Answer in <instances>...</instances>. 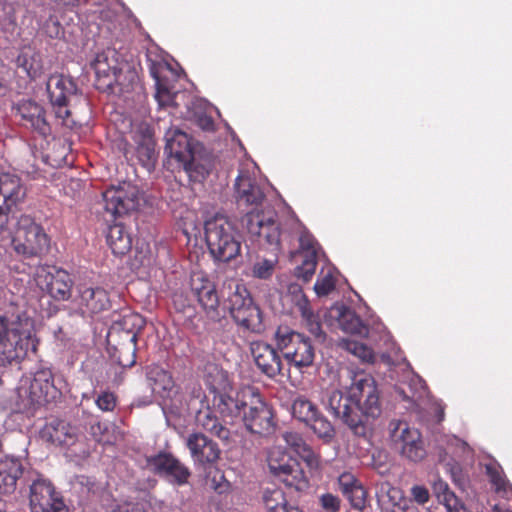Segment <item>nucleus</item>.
<instances>
[{
	"label": "nucleus",
	"instance_id": "nucleus-1",
	"mask_svg": "<svg viewBox=\"0 0 512 512\" xmlns=\"http://www.w3.org/2000/svg\"><path fill=\"white\" fill-rule=\"evenodd\" d=\"M29 349L36 351L33 321L25 313L0 315V366L20 362Z\"/></svg>",
	"mask_w": 512,
	"mask_h": 512
},
{
	"label": "nucleus",
	"instance_id": "nucleus-2",
	"mask_svg": "<svg viewBox=\"0 0 512 512\" xmlns=\"http://www.w3.org/2000/svg\"><path fill=\"white\" fill-rule=\"evenodd\" d=\"M223 304L235 323L252 333H262L265 329L260 308L243 283L230 280L224 284Z\"/></svg>",
	"mask_w": 512,
	"mask_h": 512
},
{
	"label": "nucleus",
	"instance_id": "nucleus-3",
	"mask_svg": "<svg viewBox=\"0 0 512 512\" xmlns=\"http://www.w3.org/2000/svg\"><path fill=\"white\" fill-rule=\"evenodd\" d=\"M205 239L211 255L219 261L229 262L241 251V236L228 217L217 214L205 222Z\"/></svg>",
	"mask_w": 512,
	"mask_h": 512
},
{
	"label": "nucleus",
	"instance_id": "nucleus-4",
	"mask_svg": "<svg viewBox=\"0 0 512 512\" xmlns=\"http://www.w3.org/2000/svg\"><path fill=\"white\" fill-rule=\"evenodd\" d=\"M10 242L14 251L25 258L41 257L50 246V239L41 225L37 224L30 216L22 215L17 221V229L8 240L0 241V245Z\"/></svg>",
	"mask_w": 512,
	"mask_h": 512
},
{
	"label": "nucleus",
	"instance_id": "nucleus-5",
	"mask_svg": "<svg viewBox=\"0 0 512 512\" xmlns=\"http://www.w3.org/2000/svg\"><path fill=\"white\" fill-rule=\"evenodd\" d=\"M274 340L285 360L295 368L303 369L313 365L315 347L306 335L288 326H279Z\"/></svg>",
	"mask_w": 512,
	"mask_h": 512
},
{
	"label": "nucleus",
	"instance_id": "nucleus-6",
	"mask_svg": "<svg viewBox=\"0 0 512 512\" xmlns=\"http://www.w3.org/2000/svg\"><path fill=\"white\" fill-rule=\"evenodd\" d=\"M348 377L351 379L348 387L350 398L359 415H363L368 427L369 419H376L382 411L376 381L363 371H348Z\"/></svg>",
	"mask_w": 512,
	"mask_h": 512
},
{
	"label": "nucleus",
	"instance_id": "nucleus-7",
	"mask_svg": "<svg viewBox=\"0 0 512 512\" xmlns=\"http://www.w3.org/2000/svg\"><path fill=\"white\" fill-rule=\"evenodd\" d=\"M243 224L251 241L259 247L278 251L281 241L286 239V234L281 230L280 223L273 211L250 212L243 218Z\"/></svg>",
	"mask_w": 512,
	"mask_h": 512
},
{
	"label": "nucleus",
	"instance_id": "nucleus-8",
	"mask_svg": "<svg viewBox=\"0 0 512 512\" xmlns=\"http://www.w3.org/2000/svg\"><path fill=\"white\" fill-rule=\"evenodd\" d=\"M46 91L56 119L69 129L80 127L69 108L70 99L77 92L74 80L64 74H51L46 82Z\"/></svg>",
	"mask_w": 512,
	"mask_h": 512
},
{
	"label": "nucleus",
	"instance_id": "nucleus-9",
	"mask_svg": "<svg viewBox=\"0 0 512 512\" xmlns=\"http://www.w3.org/2000/svg\"><path fill=\"white\" fill-rule=\"evenodd\" d=\"M267 461L271 474L287 487L296 491L308 488L309 482L300 464L286 452L274 448L269 452Z\"/></svg>",
	"mask_w": 512,
	"mask_h": 512
},
{
	"label": "nucleus",
	"instance_id": "nucleus-10",
	"mask_svg": "<svg viewBox=\"0 0 512 512\" xmlns=\"http://www.w3.org/2000/svg\"><path fill=\"white\" fill-rule=\"evenodd\" d=\"M25 195L26 189L17 175L0 174V241L9 239L11 208L23 201Z\"/></svg>",
	"mask_w": 512,
	"mask_h": 512
},
{
	"label": "nucleus",
	"instance_id": "nucleus-11",
	"mask_svg": "<svg viewBox=\"0 0 512 512\" xmlns=\"http://www.w3.org/2000/svg\"><path fill=\"white\" fill-rule=\"evenodd\" d=\"M389 427L391 439L399 447L402 456L412 462H420L426 457L427 452L418 429L400 420L391 421Z\"/></svg>",
	"mask_w": 512,
	"mask_h": 512
},
{
	"label": "nucleus",
	"instance_id": "nucleus-12",
	"mask_svg": "<svg viewBox=\"0 0 512 512\" xmlns=\"http://www.w3.org/2000/svg\"><path fill=\"white\" fill-rule=\"evenodd\" d=\"M246 399L250 401L243 412L242 420L247 430L262 436L271 434L275 428L272 409L257 390L253 396H246Z\"/></svg>",
	"mask_w": 512,
	"mask_h": 512
},
{
	"label": "nucleus",
	"instance_id": "nucleus-13",
	"mask_svg": "<svg viewBox=\"0 0 512 512\" xmlns=\"http://www.w3.org/2000/svg\"><path fill=\"white\" fill-rule=\"evenodd\" d=\"M327 408L336 417L339 418L349 429L357 436H366L367 423L363 415L354 408L349 392L344 394L340 390H333L327 399Z\"/></svg>",
	"mask_w": 512,
	"mask_h": 512
},
{
	"label": "nucleus",
	"instance_id": "nucleus-14",
	"mask_svg": "<svg viewBox=\"0 0 512 512\" xmlns=\"http://www.w3.org/2000/svg\"><path fill=\"white\" fill-rule=\"evenodd\" d=\"M57 389L53 382V374L48 369H42L34 374L28 388H20L19 396H25L27 399L23 403V410L30 412L38 406L48 403L54 399Z\"/></svg>",
	"mask_w": 512,
	"mask_h": 512
},
{
	"label": "nucleus",
	"instance_id": "nucleus-15",
	"mask_svg": "<svg viewBox=\"0 0 512 512\" xmlns=\"http://www.w3.org/2000/svg\"><path fill=\"white\" fill-rule=\"evenodd\" d=\"M105 211L117 217L134 211L139 204V190L130 182H121L103 192Z\"/></svg>",
	"mask_w": 512,
	"mask_h": 512
},
{
	"label": "nucleus",
	"instance_id": "nucleus-16",
	"mask_svg": "<svg viewBox=\"0 0 512 512\" xmlns=\"http://www.w3.org/2000/svg\"><path fill=\"white\" fill-rule=\"evenodd\" d=\"M147 466L154 474L177 486L187 484L191 476L189 468L172 453L166 451H160L148 457Z\"/></svg>",
	"mask_w": 512,
	"mask_h": 512
},
{
	"label": "nucleus",
	"instance_id": "nucleus-17",
	"mask_svg": "<svg viewBox=\"0 0 512 512\" xmlns=\"http://www.w3.org/2000/svg\"><path fill=\"white\" fill-rule=\"evenodd\" d=\"M235 199L239 210L245 213H258L265 200V193L255 178L241 171L235 181Z\"/></svg>",
	"mask_w": 512,
	"mask_h": 512
},
{
	"label": "nucleus",
	"instance_id": "nucleus-18",
	"mask_svg": "<svg viewBox=\"0 0 512 512\" xmlns=\"http://www.w3.org/2000/svg\"><path fill=\"white\" fill-rule=\"evenodd\" d=\"M192 295L210 319H219L220 296L215 283L201 272L193 273L190 279Z\"/></svg>",
	"mask_w": 512,
	"mask_h": 512
},
{
	"label": "nucleus",
	"instance_id": "nucleus-19",
	"mask_svg": "<svg viewBox=\"0 0 512 512\" xmlns=\"http://www.w3.org/2000/svg\"><path fill=\"white\" fill-rule=\"evenodd\" d=\"M30 507L32 512H67L63 498L44 478H37L30 486Z\"/></svg>",
	"mask_w": 512,
	"mask_h": 512
},
{
	"label": "nucleus",
	"instance_id": "nucleus-20",
	"mask_svg": "<svg viewBox=\"0 0 512 512\" xmlns=\"http://www.w3.org/2000/svg\"><path fill=\"white\" fill-rule=\"evenodd\" d=\"M15 117L20 125L46 138L51 134V125L47 120L45 108L31 99H22L14 106Z\"/></svg>",
	"mask_w": 512,
	"mask_h": 512
},
{
	"label": "nucleus",
	"instance_id": "nucleus-21",
	"mask_svg": "<svg viewBox=\"0 0 512 512\" xmlns=\"http://www.w3.org/2000/svg\"><path fill=\"white\" fill-rule=\"evenodd\" d=\"M255 390L256 389L252 387H245L239 390L235 397H232L227 393L214 391L212 408L214 411L218 412L224 420L229 419L232 423L236 418L242 417L243 412L250 401L248 399L245 400V397L253 396Z\"/></svg>",
	"mask_w": 512,
	"mask_h": 512
},
{
	"label": "nucleus",
	"instance_id": "nucleus-22",
	"mask_svg": "<svg viewBox=\"0 0 512 512\" xmlns=\"http://www.w3.org/2000/svg\"><path fill=\"white\" fill-rule=\"evenodd\" d=\"M278 351L277 347L261 340L250 343V352L257 368L271 379L282 375L283 363Z\"/></svg>",
	"mask_w": 512,
	"mask_h": 512
},
{
	"label": "nucleus",
	"instance_id": "nucleus-23",
	"mask_svg": "<svg viewBox=\"0 0 512 512\" xmlns=\"http://www.w3.org/2000/svg\"><path fill=\"white\" fill-rule=\"evenodd\" d=\"M38 285L58 301L68 300L71 296L73 281L68 272L53 268L52 271L38 274Z\"/></svg>",
	"mask_w": 512,
	"mask_h": 512
},
{
	"label": "nucleus",
	"instance_id": "nucleus-24",
	"mask_svg": "<svg viewBox=\"0 0 512 512\" xmlns=\"http://www.w3.org/2000/svg\"><path fill=\"white\" fill-rule=\"evenodd\" d=\"M318 244L307 231H303L299 236V249L302 256L301 265L295 268V275L304 282H309L315 274L318 264Z\"/></svg>",
	"mask_w": 512,
	"mask_h": 512
},
{
	"label": "nucleus",
	"instance_id": "nucleus-25",
	"mask_svg": "<svg viewBox=\"0 0 512 512\" xmlns=\"http://www.w3.org/2000/svg\"><path fill=\"white\" fill-rule=\"evenodd\" d=\"M122 62L117 57L115 49H107L98 53L91 63L98 81L103 80V85L111 87L118 82L122 71Z\"/></svg>",
	"mask_w": 512,
	"mask_h": 512
},
{
	"label": "nucleus",
	"instance_id": "nucleus-26",
	"mask_svg": "<svg viewBox=\"0 0 512 512\" xmlns=\"http://www.w3.org/2000/svg\"><path fill=\"white\" fill-rule=\"evenodd\" d=\"M39 436L55 446H70L77 439V429L65 420L52 418L42 427Z\"/></svg>",
	"mask_w": 512,
	"mask_h": 512
},
{
	"label": "nucleus",
	"instance_id": "nucleus-27",
	"mask_svg": "<svg viewBox=\"0 0 512 512\" xmlns=\"http://www.w3.org/2000/svg\"><path fill=\"white\" fill-rule=\"evenodd\" d=\"M186 445L195 463H214L220 457L218 445L202 433H192L187 437Z\"/></svg>",
	"mask_w": 512,
	"mask_h": 512
},
{
	"label": "nucleus",
	"instance_id": "nucleus-28",
	"mask_svg": "<svg viewBox=\"0 0 512 512\" xmlns=\"http://www.w3.org/2000/svg\"><path fill=\"white\" fill-rule=\"evenodd\" d=\"M165 152L182 164L189 163L195 150L192 139L185 132L175 129L166 134Z\"/></svg>",
	"mask_w": 512,
	"mask_h": 512
},
{
	"label": "nucleus",
	"instance_id": "nucleus-29",
	"mask_svg": "<svg viewBox=\"0 0 512 512\" xmlns=\"http://www.w3.org/2000/svg\"><path fill=\"white\" fill-rule=\"evenodd\" d=\"M15 64L17 69H21L30 80L39 79L45 72L41 52L30 44L23 45L19 49Z\"/></svg>",
	"mask_w": 512,
	"mask_h": 512
},
{
	"label": "nucleus",
	"instance_id": "nucleus-30",
	"mask_svg": "<svg viewBox=\"0 0 512 512\" xmlns=\"http://www.w3.org/2000/svg\"><path fill=\"white\" fill-rule=\"evenodd\" d=\"M23 7L16 2H0V28L8 41H16L21 37L18 16L23 13Z\"/></svg>",
	"mask_w": 512,
	"mask_h": 512
},
{
	"label": "nucleus",
	"instance_id": "nucleus-31",
	"mask_svg": "<svg viewBox=\"0 0 512 512\" xmlns=\"http://www.w3.org/2000/svg\"><path fill=\"white\" fill-rule=\"evenodd\" d=\"M78 304L84 313H99L109 308L108 293L101 287H79Z\"/></svg>",
	"mask_w": 512,
	"mask_h": 512
},
{
	"label": "nucleus",
	"instance_id": "nucleus-32",
	"mask_svg": "<svg viewBox=\"0 0 512 512\" xmlns=\"http://www.w3.org/2000/svg\"><path fill=\"white\" fill-rule=\"evenodd\" d=\"M149 70L155 80V99L159 106H172L174 104L175 93L172 91L169 81L162 75L163 71L167 70V66L162 63L152 62Z\"/></svg>",
	"mask_w": 512,
	"mask_h": 512
},
{
	"label": "nucleus",
	"instance_id": "nucleus-33",
	"mask_svg": "<svg viewBox=\"0 0 512 512\" xmlns=\"http://www.w3.org/2000/svg\"><path fill=\"white\" fill-rule=\"evenodd\" d=\"M337 322L339 328L345 333L357 335L360 337H367L369 334V327L362 319L350 308L341 306L336 309Z\"/></svg>",
	"mask_w": 512,
	"mask_h": 512
},
{
	"label": "nucleus",
	"instance_id": "nucleus-34",
	"mask_svg": "<svg viewBox=\"0 0 512 512\" xmlns=\"http://www.w3.org/2000/svg\"><path fill=\"white\" fill-rule=\"evenodd\" d=\"M107 244L116 256L127 254L132 248V237L121 223L111 225L106 236Z\"/></svg>",
	"mask_w": 512,
	"mask_h": 512
},
{
	"label": "nucleus",
	"instance_id": "nucleus-35",
	"mask_svg": "<svg viewBox=\"0 0 512 512\" xmlns=\"http://www.w3.org/2000/svg\"><path fill=\"white\" fill-rule=\"evenodd\" d=\"M262 502L265 512H303L297 505L290 503L279 488L265 489Z\"/></svg>",
	"mask_w": 512,
	"mask_h": 512
},
{
	"label": "nucleus",
	"instance_id": "nucleus-36",
	"mask_svg": "<svg viewBox=\"0 0 512 512\" xmlns=\"http://www.w3.org/2000/svg\"><path fill=\"white\" fill-rule=\"evenodd\" d=\"M214 409L207 408L198 412L196 421L199 427L218 437L224 443L230 440V430L215 415Z\"/></svg>",
	"mask_w": 512,
	"mask_h": 512
},
{
	"label": "nucleus",
	"instance_id": "nucleus-37",
	"mask_svg": "<svg viewBox=\"0 0 512 512\" xmlns=\"http://www.w3.org/2000/svg\"><path fill=\"white\" fill-rule=\"evenodd\" d=\"M145 373L147 380L154 393L164 396L174 387V381L168 371L157 364L146 366Z\"/></svg>",
	"mask_w": 512,
	"mask_h": 512
},
{
	"label": "nucleus",
	"instance_id": "nucleus-38",
	"mask_svg": "<svg viewBox=\"0 0 512 512\" xmlns=\"http://www.w3.org/2000/svg\"><path fill=\"white\" fill-rule=\"evenodd\" d=\"M378 499L392 512H405L408 509L410 500L404 497L401 489L392 486L390 483H382L377 494Z\"/></svg>",
	"mask_w": 512,
	"mask_h": 512
},
{
	"label": "nucleus",
	"instance_id": "nucleus-39",
	"mask_svg": "<svg viewBox=\"0 0 512 512\" xmlns=\"http://www.w3.org/2000/svg\"><path fill=\"white\" fill-rule=\"evenodd\" d=\"M129 344L114 348L112 358L122 368H130L136 363L137 332L129 331Z\"/></svg>",
	"mask_w": 512,
	"mask_h": 512
},
{
	"label": "nucleus",
	"instance_id": "nucleus-40",
	"mask_svg": "<svg viewBox=\"0 0 512 512\" xmlns=\"http://www.w3.org/2000/svg\"><path fill=\"white\" fill-rule=\"evenodd\" d=\"M291 409L293 417L306 425L320 412L314 403L303 397L296 398Z\"/></svg>",
	"mask_w": 512,
	"mask_h": 512
},
{
	"label": "nucleus",
	"instance_id": "nucleus-41",
	"mask_svg": "<svg viewBox=\"0 0 512 512\" xmlns=\"http://www.w3.org/2000/svg\"><path fill=\"white\" fill-rule=\"evenodd\" d=\"M301 316L305 322L307 330L318 340L324 341L325 333L322 330L321 322L309 306L308 300L304 297V301L299 305Z\"/></svg>",
	"mask_w": 512,
	"mask_h": 512
},
{
	"label": "nucleus",
	"instance_id": "nucleus-42",
	"mask_svg": "<svg viewBox=\"0 0 512 512\" xmlns=\"http://www.w3.org/2000/svg\"><path fill=\"white\" fill-rule=\"evenodd\" d=\"M307 426L318 436V438L329 442L335 436V429L331 422L321 412L314 417Z\"/></svg>",
	"mask_w": 512,
	"mask_h": 512
},
{
	"label": "nucleus",
	"instance_id": "nucleus-43",
	"mask_svg": "<svg viewBox=\"0 0 512 512\" xmlns=\"http://www.w3.org/2000/svg\"><path fill=\"white\" fill-rule=\"evenodd\" d=\"M343 345L347 351L357 356L363 362L371 363L374 361L373 350L364 343L355 340H343Z\"/></svg>",
	"mask_w": 512,
	"mask_h": 512
},
{
	"label": "nucleus",
	"instance_id": "nucleus-44",
	"mask_svg": "<svg viewBox=\"0 0 512 512\" xmlns=\"http://www.w3.org/2000/svg\"><path fill=\"white\" fill-rule=\"evenodd\" d=\"M336 287V278L334 277L333 272L329 269L325 274L323 271L318 277L316 283L314 284V291L319 296H327L330 294Z\"/></svg>",
	"mask_w": 512,
	"mask_h": 512
},
{
	"label": "nucleus",
	"instance_id": "nucleus-45",
	"mask_svg": "<svg viewBox=\"0 0 512 512\" xmlns=\"http://www.w3.org/2000/svg\"><path fill=\"white\" fill-rule=\"evenodd\" d=\"M137 156L143 163L149 162L155 157V143L150 134L143 135L142 141L137 145Z\"/></svg>",
	"mask_w": 512,
	"mask_h": 512
},
{
	"label": "nucleus",
	"instance_id": "nucleus-46",
	"mask_svg": "<svg viewBox=\"0 0 512 512\" xmlns=\"http://www.w3.org/2000/svg\"><path fill=\"white\" fill-rule=\"evenodd\" d=\"M182 165L192 181L201 182L209 174V171L206 169V167L197 162L195 153L192 155V159L189 161V163H182Z\"/></svg>",
	"mask_w": 512,
	"mask_h": 512
},
{
	"label": "nucleus",
	"instance_id": "nucleus-47",
	"mask_svg": "<svg viewBox=\"0 0 512 512\" xmlns=\"http://www.w3.org/2000/svg\"><path fill=\"white\" fill-rule=\"evenodd\" d=\"M118 403V396L109 390L101 391L95 398V405L102 412H112Z\"/></svg>",
	"mask_w": 512,
	"mask_h": 512
},
{
	"label": "nucleus",
	"instance_id": "nucleus-48",
	"mask_svg": "<svg viewBox=\"0 0 512 512\" xmlns=\"http://www.w3.org/2000/svg\"><path fill=\"white\" fill-rule=\"evenodd\" d=\"M0 471H2V474L10 475L17 481L23 474V465L17 458L5 457L0 461Z\"/></svg>",
	"mask_w": 512,
	"mask_h": 512
},
{
	"label": "nucleus",
	"instance_id": "nucleus-49",
	"mask_svg": "<svg viewBox=\"0 0 512 512\" xmlns=\"http://www.w3.org/2000/svg\"><path fill=\"white\" fill-rule=\"evenodd\" d=\"M344 496L349 500L353 508L363 510L366 507L367 492L361 483L354 486V488L344 494Z\"/></svg>",
	"mask_w": 512,
	"mask_h": 512
},
{
	"label": "nucleus",
	"instance_id": "nucleus-50",
	"mask_svg": "<svg viewBox=\"0 0 512 512\" xmlns=\"http://www.w3.org/2000/svg\"><path fill=\"white\" fill-rule=\"evenodd\" d=\"M298 456L306 463L310 470H318L320 467V456L307 444L299 450Z\"/></svg>",
	"mask_w": 512,
	"mask_h": 512
},
{
	"label": "nucleus",
	"instance_id": "nucleus-51",
	"mask_svg": "<svg viewBox=\"0 0 512 512\" xmlns=\"http://www.w3.org/2000/svg\"><path fill=\"white\" fill-rule=\"evenodd\" d=\"M274 271V264L270 260H261L253 265L252 275L259 279H268Z\"/></svg>",
	"mask_w": 512,
	"mask_h": 512
},
{
	"label": "nucleus",
	"instance_id": "nucleus-52",
	"mask_svg": "<svg viewBox=\"0 0 512 512\" xmlns=\"http://www.w3.org/2000/svg\"><path fill=\"white\" fill-rule=\"evenodd\" d=\"M282 437L285 443L290 446L295 453H298L299 450L307 445L302 436L297 432L287 431L283 433Z\"/></svg>",
	"mask_w": 512,
	"mask_h": 512
},
{
	"label": "nucleus",
	"instance_id": "nucleus-53",
	"mask_svg": "<svg viewBox=\"0 0 512 512\" xmlns=\"http://www.w3.org/2000/svg\"><path fill=\"white\" fill-rule=\"evenodd\" d=\"M487 475L490 478L491 483L495 486L496 490H504L506 487V480L499 468L488 465L486 466Z\"/></svg>",
	"mask_w": 512,
	"mask_h": 512
},
{
	"label": "nucleus",
	"instance_id": "nucleus-54",
	"mask_svg": "<svg viewBox=\"0 0 512 512\" xmlns=\"http://www.w3.org/2000/svg\"><path fill=\"white\" fill-rule=\"evenodd\" d=\"M358 484H360L359 480L349 472L342 473L338 478L339 489L343 495L348 493V491Z\"/></svg>",
	"mask_w": 512,
	"mask_h": 512
},
{
	"label": "nucleus",
	"instance_id": "nucleus-55",
	"mask_svg": "<svg viewBox=\"0 0 512 512\" xmlns=\"http://www.w3.org/2000/svg\"><path fill=\"white\" fill-rule=\"evenodd\" d=\"M445 492L443 494V499L445 502V507L447 509V512H470L466 508H464L462 505L458 507V501L455 497V495L448 491V487L445 484Z\"/></svg>",
	"mask_w": 512,
	"mask_h": 512
},
{
	"label": "nucleus",
	"instance_id": "nucleus-56",
	"mask_svg": "<svg viewBox=\"0 0 512 512\" xmlns=\"http://www.w3.org/2000/svg\"><path fill=\"white\" fill-rule=\"evenodd\" d=\"M172 301L175 310L179 313L186 314L193 311V307L183 293H175L173 295Z\"/></svg>",
	"mask_w": 512,
	"mask_h": 512
},
{
	"label": "nucleus",
	"instance_id": "nucleus-57",
	"mask_svg": "<svg viewBox=\"0 0 512 512\" xmlns=\"http://www.w3.org/2000/svg\"><path fill=\"white\" fill-rule=\"evenodd\" d=\"M17 481L0 471V495H9L16 490Z\"/></svg>",
	"mask_w": 512,
	"mask_h": 512
},
{
	"label": "nucleus",
	"instance_id": "nucleus-58",
	"mask_svg": "<svg viewBox=\"0 0 512 512\" xmlns=\"http://www.w3.org/2000/svg\"><path fill=\"white\" fill-rule=\"evenodd\" d=\"M44 31L50 38H59L63 34V29L60 23L50 17L44 24Z\"/></svg>",
	"mask_w": 512,
	"mask_h": 512
},
{
	"label": "nucleus",
	"instance_id": "nucleus-59",
	"mask_svg": "<svg viewBox=\"0 0 512 512\" xmlns=\"http://www.w3.org/2000/svg\"><path fill=\"white\" fill-rule=\"evenodd\" d=\"M321 504L324 509L329 510L331 512H337L340 508V501L338 497L330 493L322 495Z\"/></svg>",
	"mask_w": 512,
	"mask_h": 512
},
{
	"label": "nucleus",
	"instance_id": "nucleus-60",
	"mask_svg": "<svg viewBox=\"0 0 512 512\" xmlns=\"http://www.w3.org/2000/svg\"><path fill=\"white\" fill-rule=\"evenodd\" d=\"M108 431V426L100 421L90 426V434L97 442H105L104 435Z\"/></svg>",
	"mask_w": 512,
	"mask_h": 512
},
{
	"label": "nucleus",
	"instance_id": "nucleus-61",
	"mask_svg": "<svg viewBox=\"0 0 512 512\" xmlns=\"http://www.w3.org/2000/svg\"><path fill=\"white\" fill-rule=\"evenodd\" d=\"M414 500L419 504H425L429 500V492L424 486H414L411 489Z\"/></svg>",
	"mask_w": 512,
	"mask_h": 512
},
{
	"label": "nucleus",
	"instance_id": "nucleus-62",
	"mask_svg": "<svg viewBox=\"0 0 512 512\" xmlns=\"http://www.w3.org/2000/svg\"><path fill=\"white\" fill-rule=\"evenodd\" d=\"M123 324L124 325L131 324L133 327H137L138 329H141L144 324V320L138 314H131V315H126L123 317Z\"/></svg>",
	"mask_w": 512,
	"mask_h": 512
},
{
	"label": "nucleus",
	"instance_id": "nucleus-63",
	"mask_svg": "<svg viewBox=\"0 0 512 512\" xmlns=\"http://www.w3.org/2000/svg\"><path fill=\"white\" fill-rule=\"evenodd\" d=\"M197 124L205 131H213L215 126L213 119L207 115L198 117Z\"/></svg>",
	"mask_w": 512,
	"mask_h": 512
},
{
	"label": "nucleus",
	"instance_id": "nucleus-64",
	"mask_svg": "<svg viewBox=\"0 0 512 512\" xmlns=\"http://www.w3.org/2000/svg\"><path fill=\"white\" fill-rule=\"evenodd\" d=\"M8 81L5 78L3 70L0 68V96H4L8 91Z\"/></svg>",
	"mask_w": 512,
	"mask_h": 512
}]
</instances>
